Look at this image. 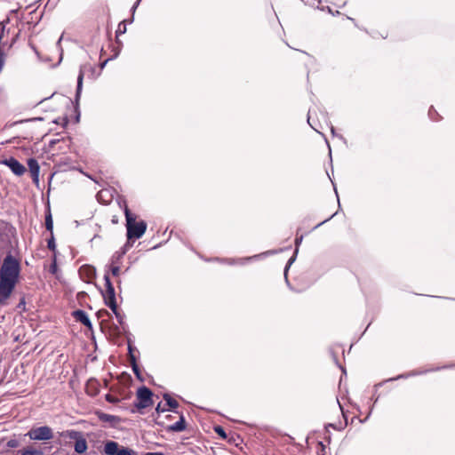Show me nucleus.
<instances>
[{
    "instance_id": "nucleus-1",
    "label": "nucleus",
    "mask_w": 455,
    "mask_h": 455,
    "mask_svg": "<svg viewBox=\"0 0 455 455\" xmlns=\"http://www.w3.org/2000/svg\"><path fill=\"white\" fill-rule=\"evenodd\" d=\"M10 242V249L5 250V256L2 260V306L7 304V300L14 293L17 284L21 279L22 257L17 248Z\"/></svg>"
},
{
    "instance_id": "nucleus-2",
    "label": "nucleus",
    "mask_w": 455,
    "mask_h": 455,
    "mask_svg": "<svg viewBox=\"0 0 455 455\" xmlns=\"http://www.w3.org/2000/svg\"><path fill=\"white\" fill-rule=\"evenodd\" d=\"M126 218L127 238L139 239L147 230V223L144 220L137 221L136 215L132 213L127 206L124 209Z\"/></svg>"
},
{
    "instance_id": "nucleus-3",
    "label": "nucleus",
    "mask_w": 455,
    "mask_h": 455,
    "mask_svg": "<svg viewBox=\"0 0 455 455\" xmlns=\"http://www.w3.org/2000/svg\"><path fill=\"white\" fill-rule=\"evenodd\" d=\"M153 393L152 391L143 386L140 387L136 393V401L134 403V406L137 411L142 412L143 409L148 408L153 405Z\"/></svg>"
},
{
    "instance_id": "nucleus-4",
    "label": "nucleus",
    "mask_w": 455,
    "mask_h": 455,
    "mask_svg": "<svg viewBox=\"0 0 455 455\" xmlns=\"http://www.w3.org/2000/svg\"><path fill=\"white\" fill-rule=\"evenodd\" d=\"M63 437H67L75 440V451L76 452L82 454L84 453L88 448L87 442L82 434L76 430H67L61 433Z\"/></svg>"
},
{
    "instance_id": "nucleus-5",
    "label": "nucleus",
    "mask_w": 455,
    "mask_h": 455,
    "mask_svg": "<svg viewBox=\"0 0 455 455\" xmlns=\"http://www.w3.org/2000/svg\"><path fill=\"white\" fill-rule=\"evenodd\" d=\"M105 280V291L102 292L105 304L110 307L112 311H115L116 307V292L115 288L110 281L109 275L106 274L104 275Z\"/></svg>"
},
{
    "instance_id": "nucleus-6",
    "label": "nucleus",
    "mask_w": 455,
    "mask_h": 455,
    "mask_svg": "<svg viewBox=\"0 0 455 455\" xmlns=\"http://www.w3.org/2000/svg\"><path fill=\"white\" fill-rule=\"evenodd\" d=\"M27 435L30 440L47 441L53 437V433L51 427L44 426L31 428Z\"/></svg>"
},
{
    "instance_id": "nucleus-7",
    "label": "nucleus",
    "mask_w": 455,
    "mask_h": 455,
    "mask_svg": "<svg viewBox=\"0 0 455 455\" xmlns=\"http://www.w3.org/2000/svg\"><path fill=\"white\" fill-rule=\"evenodd\" d=\"M104 451L107 455H137L133 450L120 446L114 441H108L106 443Z\"/></svg>"
},
{
    "instance_id": "nucleus-8",
    "label": "nucleus",
    "mask_w": 455,
    "mask_h": 455,
    "mask_svg": "<svg viewBox=\"0 0 455 455\" xmlns=\"http://www.w3.org/2000/svg\"><path fill=\"white\" fill-rule=\"evenodd\" d=\"M2 164L7 165L17 176H21L26 172L25 166L13 157L2 160Z\"/></svg>"
},
{
    "instance_id": "nucleus-9",
    "label": "nucleus",
    "mask_w": 455,
    "mask_h": 455,
    "mask_svg": "<svg viewBox=\"0 0 455 455\" xmlns=\"http://www.w3.org/2000/svg\"><path fill=\"white\" fill-rule=\"evenodd\" d=\"M95 415L102 423H108L110 426H116L121 422V419L115 415H110L100 411L95 412Z\"/></svg>"
},
{
    "instance_id": "nucleus-10",
    "label": "nucleus",
    "mask_w": 455,
    "mask_h": 455,
    "mask_svg": "<svg viewBox=\"0 0 455 455\" xmlns=\"http://www.w3.org/2000/svg\"><path fill=\"white\" fill-rule=\"evenodd\" d=\"M72 316L75 318L76 322L83 323L87 328H92V323L84 311L81 309L75 310L72 312Z\"/></svg>"
},
{
    "instance_id": "nucleus-11",
    "label": "nucleus",
    "mask_w": 455,
    "mask_h": 455,
    "mask_svg": "<svg viewBox=\"0 0 455 455\" xmlns=\"http://www.w3.org/2000/svg\"><path fill=\"white\" fill-rule=\"evenodd\" d=\"M80 276L86 282H91L96 275L95 268L89 265H84L79 269Z\"/></svg>"
},
{
    "instance_id": "nucleus-12",
    "label": "nucleus",
    "mask_w": 455,
    "mask_h": 455,
    "mask_svg": "<svg viewBox=\"0 0 455 455\" xmlns=\"http://www.w3.org/2000/svg\"><path fill=\"white\" fill-rule=\"evenodd\" d=\"M28 166L31 173L32 180L35 183L39 181V170L40 166L35 158H29L28 160Z\"/></svg>"
},
{
    "instance_id": "nucleus-13",
    "label": "nucleus",
    "mask_w": 455,
    "mask_h": 455,
    "mask_svg": "<svg viewBox=\"0 0 455 455\" xmlns=\"http://www.w3.org/2000/svg\"><path fill=\"white\" fill-rule=\"evenodd\" d=\"M122 256L117 255L114 256L111 259V263L109 265V271L112 275L115 277H118L122 272L120 263H121Z\"/></svg>"
},
{
    "instance_id": "nucleus-14",
    "label": "nucleus",
    "mask_w": 455,
    "mask_h": 455,
    "mask_svg": "<svg viewBox=\"0 0 455 455\" xmlns=\"http://www.w3.org/2000/svg\"><path fill=\"white\" fill-rule=\"evenodd\" d=\"M168 430L173 431V432H180L185 430L186 428V422L184 417L181 415L180 417V420L174 423L173 425L169 426Z\"/></svg>"
},
{
    "instance_id": "nucleus-15",
    "label": "nucleus",
    "mask_w": 455,
    "mask_h": 455,
    "mask_svg": "<svg viewBox=\"0 0 455 455\" xmlns=\"http://www.w3.org/2000/svg\"><path fill=\"white\" fill-rule=\"evenodd\" d=\"M98 383L95 380H89L86 385V392L91 396H95L99 393Z\"/></svg>"
},
{
    "instance_id": "nucleus-16",
    "label": "nucleus",
    "mask_w": 455,
    "mask_h": 455,
    "mask_svg": "<svg viewBox=\"0 0 455 455\" xmlns=\"http://www.w3.org/2000/svg\"><path fill=\"white\" fill-rule=\"evenodd\" d=\"M20 452L21 455H44L41 449H36L33 445L25 447Z\"/></svg>"
},
{
    "instance_id": "nucleus-17",
    "label": "nucleus",
    "mask_w": 455,
    "mask_h": 455,
    "mask_svg": "<svg viewBox=\"0 0 455 455\" xmlns=\"http://www.w3.org/2000/svg\"><path fill=\"white\" fill-rule=\"evenodd\" d=\"M85 68H86V67H84L79 71V75H78V77H77L76 99L79 98L80 93H81Z\"/></svg>"
},
{
    "instance_id": "nucleus-18",
    "label": "nucleus",
    "mask_w": 455,
    "mask_h": 455,
    "mask_svg": "<svg viewBox=\"0 0 455 455\" xmlns=\"http://www.w3.org/2000/svg\"><path fill=\"white\" fill-rule=\"evenodd\" d=\"M45 228L50 232V234H53V220L50 210L45 215Z\"/></svg>"
},
{
    "instance_id": "nucleus-19",
    "label": "nucleus",
    "mask_w": 455,
    "mask_h": 455,
    "mask_svg": "<svg viewBox=\"0 0 455 455\" xmlns=\"http://www.w3.org/2000/svg\"><path fill=\"white\" fill-rule=\"evenodd\" d=\"M164 399L166 401V404H167L170 408H172V409H176V408H178V406H179L178 402H177L174 398H172L170 395L165 394V395H164Z\"/></svg>"
},
{
    "instance_id": "nucleus-20",
    "label": "nucleus",
    "mask_w": 455,
    "mask_h": 455,
    "mask_svg": "<svg viewBox=\"0 0 455 455\" xmlns=\"http://www.w3.org/2000/svg\"><path fill=\"white\" fill-rule=\"evenodd\" d=\"M58 270H59V268H58V265H57L56 255H54L52 262L49 267V272L54 275H57Z\"/></svg>"
},
{
    "instance_id": "nucleus-21",
    "label": "nucleus",
    "mask_w": 455,
    "mask_h": 455,
    "mask_svg": "<svg viewBox=\"0 0 455 455\" xmlns=\"http://www.w3.org/2000/svg\"><path fill=\"white\" fill-rule=\"evenodd\" d=\"M47 247L52 251H56V243L53 234H50V238L47 240Z\"/></svg>"
},
{
    "instance_id": "nucleus-22",
    "label": "nucleus",
    "mask_w": 455,
    "mask_h": 455,
    "mask_svg": "<svg viewBox=\"0 0 455 455\" xmlns=\"http://www.w3.org/2000/svg\"><path fill=\"white\" fill-rule=\"evenodd\" d=\"M214 431H215V433H216L219 436H220L223 440L227 439V437H228V436H227V434H226V432H225V430H224V428H223L222 427H220V426H215V427H214Z\"/></svg>"
},
{
    "instance_id": "nucleus-23",
    "label": "nucleus",
    "mask_w": 455,
    "mask_h": 455,
    "mask_svg": "<svg viewBox=\"0 0 455 455\" xmlns=\"http://www.w3.org/2000/svg\"><path fill=\"white\" fill-rule=\"evenodd\" d=\"M25 305H26L25 296L23 294H21L20 298V301L16 307L18 309H20V311H25Z\"/></svg>"
},
{
    "instance_id": "nucleus-24",
    "label": "nucleus",
    "mask_w": 455,
    "mask_h": 455,
    "mask_svg": "<svg viewBox=\"0 0 455 455\" xmlns=\"http://www.w3.org/2000/svg\"><path fill=\"white\" fill-rule=\"evenodd\" d=\"M125 31H126V25L123 21V22L119 23V25L117 27V29H116V36H118L121 34H124Z\"/></svg>"
},
{
    "instance_id": "nucleus-25",
    "label": "nucleus",
    "mask_w": 455,
    "mask_h": 455,
    "mask_svg": "<svg viewBox=\"0 0 455 455\" xmlns=\"http://www.w3.org/2000/svg\"><path fill=\"white\" fill-rule=\"evenodd\" d=\"M105 399H106L107 402L111 403H118L120 401L119 398H117L116 396L112 395L111 394H107L105 395Z\"/></svg>"
},
{
    "instance_id": "nucleus-26",
    "label": "nucleus",
    "mask_w": 455,
    "mask_h": 455,
    "mask_svg": "<svg viewBox=\"0 0 455 455\" xmlns=\"http://www.w3.org/2000/svg\"><path fill=\"white\" fill-rule=\"evenodd\" d=\"M113 313L116 315L117 321L120 324H123L124 315L119 312L117 306L116 307L115 311Z\"/></svg>"
},
{
    "instance_id": "nucleus-27",
    "label": "nucleus",
    "mask_w": 455,
    "mask_h": 455,
    "mask_svg": "<svg viewBox=\"0 0 455 455\" xmlns=\"http://www.w3.org/2000/svg\"><path fill=\"white\" fill-rule=\"evenodd\" d=\"M317 446V454L320 455V453H324L326 455V446L323 443V442H318Z\"/></svg>"
},
{
    "instance_id": "nucleus-28",
    "label": "nucleus",
    "mask_w": 455,
    "mask_h": 455,
    "mask_svg": "<svg viewBox=\"0 0 455 455\" xmlns=\"http://www.w3.org/2000/svg\"><path fill=\"white\" fill-rule=\"evenodd\" d=\"M132 370H133L134 373L137 375V377L140 378L139 368H138V365L136 364V360L132 355Z\"/></svg>"
},
{
    "instance_id": "nucleus-29",
    "label": "nucleus",
    "mask_w": 455,
    "mask_h": 455,
    "mask_svg": "<svg viewBox=\"0 0 455 455\" xmlns=\"http://www.w3.org/2000/svg\"><path fill=\"white\" fill-rule=\"evenodd\" d=\"M107 315H109V313L106 309H101L97 312L98 318H102Z\"/></svg>"
},
{
    "instance_id": "nucleus-30",
    "label": "nucleus",
    "mask_w": 455,
    "mask_h": 455,
    "mask_svg": "<svg viewBox=\"0 0 455 455\" xmlns=\"http://www.w3.org/2000/svg\"><path fill=\"white\" fill-rule=\"evenodd\" d=\"M4 228L9 230V232L14 236V235L16 234V229L12 227V226H9V224L5 223L4 224Z\"/></svg>"
},
{
    "instance_id": "nucleus-31",
    "label": "nucleus",
    "mask_w": 455,
    "mask_h": 455,
    "mask_svg": "<svg viewBox=\"0 0 455 455\" xmlns=\"http://www.w3.org/2000/svg\"><path fill=\"white\" fill-rule=\"evenodd\" d=\"M107 191L101 190L97 194V198L100 202L103 201V196Z\"/></svg>"
},
{
    "instance_id": "nucleus-32",
    "label": "nucleus",
    "mask_w": 455,
    "mask_h": 455,
    "mask_svg": "<svg viewBox=\"0 0 455 455\" xmlns=\"http://www.w3.org/2000/svg\"><path fill=\"white\" fill-rule=\"evenodd\" d=\"M7 444L9 447L14 448L18 445V442L16 440H11Z\"/></svg>"
},
{
    "instance_id": "nucleus-33",
    "label": "nucleus",
    "mask_w": 455,
    "mask_h": 455,
    "mask_svg": "<svg viewBox=\"0 0 455 455\" xmlns=\"http://www.w3.org/2000/svg\"><path fill=\"white\" fill-rule=\"evenodd\" d=\"M5 62H6V57L4 56V54L2 52V60H1V63H2V68H4V66L5 65Z\"/></svg>"
},
{
    "instance_id": "nucleus-34",
    "label": "nucleus",
    "mask_w": 455,
    "mask_h": 455,
    "mask_svg": "<svg viewBox=\"0 0 455 455\" xmlns=\"http://www.w3.org/2000/svg\"><path fill=\"white\" fill-rule=\"evenodd\" d=\"M156 410L157 412H160V411H164L165 408H162L161 403H158Z\"/></svg>"
},
{
    "instance_id": "nucleus-35",
    "label": "nucleus",
    "mask_w": 455,
    "mask_h": 455,
    "mask_svg": "<svg viewBox=\"0 0 455 455\" xmlns=\"http://www.w3.org/2000/svg\"><path fill=\"white\" fill-rule=\"evenodd\" d=\"M145 455H164L162 452H147Z\"/></svg>"
},
{
    "instance_id": "nucleus-36",
    "label": "nucleus",
    "mask_w": 455,
    "mask_h": 455,
    "mask_svg": "<svg viewBox=\"0 0 455 455\" xmlns=\"http://www.w3.org/2000/svg\"><path fill=\"white\" fill-rule=\"evenodd\" d=\"M112 222H113L114 224L118 223V218H117V216H113V218H112Z\"/></svg>"
},
{
    "instance_id": "nucleus-37",
    "label": "nucleus",
    "mask_w": 455,
    "mask_h": 455,
    "mask_svg": "<svg viewBox=\"0 0 455 455\" xmlns=\"http://www.w3.org/2000/svg\"><path fill=\"white\" fill-rule=\"evenodd\" d=\"M301 240H302V236H301L300 238H298V237H297V238H296V240H295L296 245H298V244H299V243H300V242H301Z\"/></svg>"
},
{
    "instance_id": "nucleus-38",
    "label": "nucleus",
    "mask_w": 455,
    "mask_h": 455,
    "mask_svg": "<svg viewBox=\"0 0 455 455\" xmlns=\"http://www.w3.org/2000/svg\"><path fill=\"white\" fill-rule=\"evenodd\" d=\"M1 31H2V36H4V21H2V28H1Z\"/></svg>"
},
{
    "instance_id": "nucleus-39",
    "label": "nucleus",
    "mask_w": 455,
    "mask_h": 455,
    "mask_svg": "<svg viewBox=\"0 0 455 455\" xmlns=\"http://www.w3.org/2000/svg\"><path fill=\"white\" fill-rule=\"evenodd\" d=\"M320 455H325L324 453H320Z\"/></svg>"
},
{
    "instance_id": "nucleus-40",
    "label": "nucleus",
    "mask_w": 455,
    "mask_h": 455,
    "mask_svg": "<svg viewBox=\"0 0 455 455\" xmlns=\"http://www.w3.org/2000/svg\"><path fill=\"white\" fill-rule=\"evenodd\" d=\"M140 0H138V3L140 2Z\"/></svg>"
}]
</instances>
